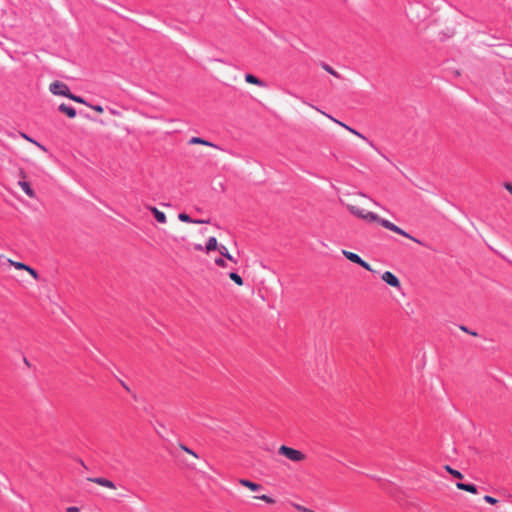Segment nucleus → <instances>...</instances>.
<instances>
[{
    "label": "nucleus",
    "mask_w": 512,
    "mask_h": 512,
    "mask_svg": "<svg viewBox=\"0 0 512 512\" xmlns=\"http://www.w3.org/2000/svg\"><path fill=\"white\" fill-rule=\"evenodd\" d=\"M215 264L219 267H226V265H227L225 260L222 257L216 258Z\"/></svg>",
    "instance_id": "nucleus-32"
},
{
    "label": "nucleus",
    "mask_w": 512,
    "mask_h": 512,
    "mask_svg": "<svg viewBox=\"0 0 512 512\" xmlns=\"http://www.w3.org/2000/svg\"><path fill=\"white\" fill-rule=\"evenodd\" d=\"M358 265L361 266L362 268L368 270V271H372V268H371L370 264L367 263L366 261H364L362 258H361L360 263H358Z\"/></svg>",
    "instance_id": "nucleus-31"
},
{
    "label": "nucleus",
    "mask_w": 512,
    "mask_h": 512,
    "mask_svg": "<svg viewBox=\"0 0 512 512\" xmlns=\"http://www.w3.org/2000/svg\"><path fill=\"white\" fill-rule=\"evenodd\" d=\"M58 110L65 114L68 118H75L77 115L76 109L72 106H69L65 103H62L58 106Z\"/></svg>",
    "instance_id": "nucleus-6"
},
{
    "label": "nucleus",
    "mask_w": 512,
    "mask_h": 512,
    "mask_svg": "<svg viewBox=\"0 0 512 512\" xmlns=\"http://www.w3.org/2000/svg\"><path fill=\"white\" fill-rule=\"evenodd\" d=\"M178 218L180 221L186 222V223H208L209 222V221H204V220H194L187 213H184V212L179 213Z\"/></svg>",
    "instance_id": "nucleus-12"
},
{
    "label": "nucleus",
    "mask_w": 512,
    "mask_h": 512,
    "mask_svg": "<svg viewBox=\"0 0 512 512\" xmlns=\"http://www.w3.org/2000/svg\"><path fill=\"white\" fill-rule=\"evenodd\" d=\"M229 278L235 283L237 284L238 286H242L244 281L242 279V277L236 273V272H230L229 273Z\"/></svg>",
    "instance_id": "nucleus-20"
},
{
    "label": "nucleus",
    "mask_w": 512,
    "mask_h": 512,
    "mask_svg": "<svg viewBox=\"0 0 512 512\" xmlns=\"http://www.w3.org/2000/svg\"><path fill=\"white\" fill-rule=\"evenodd\" d=\"M362 219L367 220L368 222H377L380 224L381 221H384L385 219L380 218L377 214L374 212H367L364 213L362 216Z\"/></svg>",
    "instance_id": "nucleus-10"
},
{
    "label": "nucleus",
    "mask_w": 512,
    "mask_h": 512,
    "mask_svg": "<svg viewBox=\"0 0 512 512\" xmlns=\"http://www.w3.org/2000/svg\"><path fill=\"white\" fill-rule=\"evenodd\" d=\"M147 209L152 212L157 222L166 223V215L162 211L154 206H147Z\"/></svg>",
    "instance_id": "nucleus-9"
},
{
    "label": "nucleus",
    "mask_w": 512,
    "mask_h": 512,
    "mask_svg": "<svg viewBox=\"0 0 512 512\" xmlns=\"http://www.w3.org/2000/svg\"><path fill=\"white\" fill-rule=\"evenodd\" d=\"M456 487L459 490L467 491L472 494H476L478 492L477 486L475 484H471V483L467 484V483H463V482H457Z\"/></svg>",
    "instance_id": "nucleus-8"
},
{
    "label": "nucleus",
    "mask_w": 512,
    "mask_h": 512,
    "mask_svg": "<svg viewBox=\"0 0 512 512\" xmlns=\"http://www.w3.org/2000/svg\"><path fill=\"white\" fill-rule=\"evenodd\" d=\"M219 253L222 255L223 258L232 261L234 263H237V260L228 252L227 248L223 245H221L218 248Z\"/></svg>",
    "instance_id": "nucleus-17"
},
{
    "label": "nucleus",
    "mask_w": 512,
    "mask_h": 512,
    "mask_svg": "<svg viewBox=\"0 0 512 512\" xmlns=\"http://www.w3.org/2000/svg\"><path fill=\"white\" fill-rule=\"evenodd\" d=\"M195 249L201 251L203 250V247L202 245H195Z\"/></svg>",
    "instance_id": "nucleus-41"
},
{
    "label": "nucleus",
    "mask_w": 512,
    "mask_h": 512,
    "mask_svg": "<svg viewBox=\"0 0 512 512\" xmlns=\"http://www.w3.org/2000/svg\"><path fill=\"white\" fill-rule=\"evenodd\" d=\"M20 185V187L23 189V191L31 198L35 197V192L34 190L31 188V185L29 182L27 181H19L18 183Z\"/></svg>",
    "instance_id": "nucleus-11"
},
{
    "label": "nucleus",
    "mask_w": 512,
    "mask_h": 512,
    "mask_svg": "<svg viewBox=\"0 0 512 512\" xmlns=\"http://www.w3.org/2000/svg\"><path fill=\"white\" fill-rule=\"evenodd\" d=\"M180 448L185 451L186 453L194 456L195 458H198V455L189 447L185 446L184 444H180Z\"/></svg>",
    "instance_id": "nucleus-24"
},
{
    "label": "nucleus",
    "mask_w": 512,
    "mask_h": 512,
    "mask_svg": "<svg viewBox=\"0 0 512 512\" xmlns=\"http://www.w3.org/2000/svg\"><path fill=\"white\" fill-rule=\"evenodd\" d=\"M220 246H218V242H217V239L215 237H210L208 240H207V243H206V251L207 252H210V251H213V250H218Z\"/></svg>",
    "instance_id": "nucleus-16"
},
{
    "label": "nucleus",
    "mask_w": 512,
    "mask_h": 512,
    "mask_svg": "<svg viewBox=\"0 0 512 512\" xmlns=\"http://www.w3.org/2000/svg\"><path fill=\"white\" fill-rule=\"evenodd\" d=\"M278 453L293 462H301L306 459V455L302 451L286 445H281L278 449Z\"/></svg>",
    "instance_id": "nucleus-1"
},
{
    "label": "nucleus",
    "mask_w": 512,
    "mask_h": 512,
    "mask_svg": "<svg viewBox=\"0 0 512 512\" xmlns=\"http://www.w3.org/2000/svg\"><path fill=\"white\" fill-rule=\"evenodd\" d=\"M68 99L75 101L77 103L88 105V103L85 101V99L81 96L75 95L72 92L68 95Z\"/></svg>",
    "instance_id": "nucleus-21"
},
{
    "label": "nucleus",
    "mask_w": 512,
    "mask_h": 512,
    "mask_svg": "<svg viewBox=\"0 0 512 512\" xmlns=\"http://www.w3.org/2000/svg\"><path fill=\"white\" fill-rule=\"evenodd\" d=\"M25 271L29 272V274H30L34 279L38 280V278H39V274H38V272H37L34 268H32V267H30V266L28 265V269H25Z\"/></svg>",
    "instance_id": "nucleus-25"
},
{
    "label": "nucleus",
    "mask_w": 512,
    "mask_h": 512,
    "mask_svg": "<svg viewBox=\"0 0 512 512\" xmlns=\"http://www.w3.org/2000/svg\"><path fill=\"white\" fill-rule=\"evenodd\" d=\"M444 469H445V470H446V471H447V472H448L452 477H454V478H456V479H460V480H461V479H463V477H464V476H463V474H462L460 471H458V470H456V469L452 468L450 465H445V466H444Z\"/></svg>",
    "instance_id": "nucleus-18"
},
{
    "label": "nucleus",
    "mask_w": 512,
    "mask_h": 512,
    "mask_svg": "<svg viewBox=\"0 0 512 512\" xmlns=\"http://www.w3.org/2000/svg\"><path fill=\"white\" fill-rule=\"evenodd\" d=\"M87 106L91 107L93 110H95L98 113H102L104 111L103 107L101 105H91L88 104Z\"/></svg>",
    "instance_id": "nucleus-35"
},
{
    "label": "nucleus",
    "mask_w": 512,
    "mask_h": 512,
    "mask_svg": "<svg viewBox=\"0 0 512 512\" xmlns=\"http://www.w3.org/2000/svg\"><path fill=\"white\" fill-rule=\"evenodd\" d=\"M382 280L391 287L400 288L401 283L397 276L392 272L386 271L381 276Z\"/></svg>",
    "instance_id": "nucleus-4"
},
{
    "label": "nucleus",
    "mask_w": 512,
    "mask_h": 512,
    "mask_svg": "<svg viewBox=\"0 0 512 512\" xmlns=\"http://www.w3.org/2000/svg\"><path fill=\"white\" fill-rule=\"evenodd\" d=\"M450 72H451V74H452L454 77H458V76H460V74H461V73H460V71H459V70H456V69L451 70Z\"/></svg>",
    "instance_id": "nucleus-38"
},
{
    "label": "nucleus",
    "mask_w": 512,
    "mask_h": 512,
    "mask_svg": "<svg viewBox=\"0 0 512 512\" xmlns=\"http://www.w3.org/2000/svg\"><path fill=\"white\" fill-rule=\"evenodd\" d=\"M9 262L11 263V265H13L17 270H25V269H28V265L25 264V263H22V262H16V261H12V260H9Z\"/></svg>",
    "instance_id": "nucleus-22"
},
{
    "label": "nucleus",
    "mask_w": 512,
    "mask_h": 512,
    "mask_svg": "<svg viewBox=\"0 0 512 512\" xmlns=\"http://www.w3.org/2000/svg\"><path fill=\"white\" fill-rule=\"evenodd\" d=\"M308 512H315V511H313V510L309 509V511H308Z\"/></svg>",
    "instance_id": "nucleus-42"
},
{
    "label": "nucleus",
    "mask_w": 512,
    "mask_h": 512,
    "mask_svg": "<svg viewBox=\"0 0 512 512\" xmlns=\"http://www.w3.org/2000/svg\"><path fill=\"white\" fill-rule=\"evenodd\" d=\"M324 68L325 71H327L328 73L338 77V74L333 70L332 66H322Z\"/></svg>",
    "instance_id": "nucleus-36"
},
{
    "label": "nucleus",
    "mask_w": 512,
    "mask_h": 512,
    "mask_svg": "<svg viewBox=\"0 0 512 512\" xmlns=\"http://www.w3.org/2000/svg\"><path fill=\"white\" fill-rule=\"evenodd\" d=\"M292 506L299 512H308L309 511V508H306L300 504H297V503H292Z\"/></svg>",
    "instance_id": "nucleus-28"
},
{
    "label": "nucleus",
    "mask_w": 512,
    "mask_h": 512,
    "mask_svg": "<svg viewBox=\"0 0 512 512\" xmlns=\"http://www.w3.org/2000/svg\"><path fill=\"white\" fill-rule=\"evenodd\" d=\"M347 209L352 215L362 219V216L364 214V211L362 209L354 205H347Z\"/></svg>",
    "instance_id": "nucleus-19"
},
{
    "label": "nucleus",
    "mask_w": 512,
    "mask_h": 512,
    "mask_svg": "<svg viewBox=\"0 0 512 512\" xmlns=\"http://www.w3.org/2000/svg\"><path fill=\"white\" fill-rule=\"evenodd\" d=\"M292 506L299 512H308L309 511V508H306L300 504H297V503H292Z\"/></svg>",
    "instance_id": "nucleus-29"
},
{
    "label": "nucleus",
    "mask_w": 512,
    "mask_h": 512,
    "mask_svg": "<svg viewBox=\"0 0 512 512\" xmlns=\"http://www.w3.org/2000/svg\"><path fill=\"white\" fill-rule=\"evenodd\" d=\"M343 255L351 262L355 263V264H358L360 263L361 261V257L356 254V253H353V252H350V251H347V250H343Z\"/></svg>",
    "instance_id": "nucleus-15"
},
{
    "label": "nucleus",
    "mask_w": 512,
    "mask_h": 512,
    "mask_svg": "<svg viewBox=\"0 0 512 512\" xmlns=\"http://www.w3.org/2000/svg\"><path fill=\"white\" fill-rule=\"evenodd\" d=\"M20 177L25 179L27 177L26 172L23 169H20Z\"/></svg>",
    "instance_id": "nucleus-39"
},
{
    "label": "nucleus",
    "mask_w": 512,
    "mask_h": 512,
    "mask_svg": "<svg viewBox=\"0 0 512 512\" xmlns=\"http://www.w3.org/2000/svg\"><path fill=\"white\" fill-rule=\"evenodd\" d=\"M255 498L259 499V500H262V501L266 502L267 504H274L275 503V500L272 497H270V496H268L266 494H263L261 496H256Z\"/></svg>",
    "instance_id": "nucleus-23"
},
{
    "label": "nucleus",
    "mask_w": 512,
    "mask_h": 512,
    "mask_svg": "<svg viewBox=\"0 0 512 512\" xmlns=\"http://www.w3.org/2000/svg\"><path fill=\"white\" fill-rule=\"evenodd\" d=\"M189 143L190 144H200V145L211 146V147L217 148V146L215 144H213L201 137H192L189 140Z\"/></svg>",
    "instance_id": "nucleus-14"
},
{
    "label": "nucleus",
    "mask_w": 512,
    "mask_h": 512,
    "mask_svg": "<svg viewBox=\"0 0 512 512\" xmlns=\"http://www.w3.org/2000/svg\"><path fill=\"white\" fill-rule=\"evenodd\" d=\"M121 384L125 390L130 391V388L123 381H121Z\"/></svg>",
    "instance_id": "nucleus-40"
},
{
    "label": "nucleus",
    "mask_w": 512,
    "mask_h": 512,
    "mask_svg": "<svg viewBox=\"0 0 512 512\" xmlns=\"http://www.w3.org/2000/svg\"><path fill=\"white\" fill-rule=\"evenodd\" d=\"M341 125H342V126H344L346 129H348V130H349L350 132H352L353 134H355V135H357V136H359V137H361V138H363V139H365V140H366V138H365L361 133L357 132L356 130H354V129H352V128L348 127V126H346V125H345V124H343V123H341Z\"/></svg>",
    "instance_id": "nucleus-34"
},
{
    "label": "nucleus",
    "mask_w": 512,
    "mask_h": 512,
    "mask_svg": "<svg viewBox=\"0 0 512 512\" xmlns=\"http://www.w3.org/2000/svg\"><path fill=\"white\" fill-rule=\"evenodd\" d=\"M239 484H241L242 486L250 489L251 491H259V490L262 489V485L261 484L253 482V481H251L249 479L241 478V479H239Z\"/></svg>",
    "instance_id": "nucleus-7"
},
{
    "label": "nucleus",
    "mask_w": 512,
    "mask_h": 512,
    "mask_svg": "<svg viewBox=\"0 0 512 512\" xmlns=\"http://www.w3.org/2000/svg\"><path fill=\"white\" fill-rule=\"evenodd\" d=\"M88 481L96 483V484H98L100 486H103V487L110 488V489H115L116 488V485L114 484L113 481H111V480H109L107 478H104V477L88 478Z\"/></svg>",
    "instance_id": "nucleus-5"
},
{
    "label": "nucleus",
    "mask_w": 512,
    "mask_h": 512,
    "mask_svg": "<svg viewBox=\"0 0 512 512\" xmlns=\"http://www.w3.org/2000/svg\"><path fill=\"white\" fill-rule=\"evenodd\" d=\"M245 80L250 84H255L258 86H265V83L261 79H259L258 77H256L253 74H250V73H247L245 75Z\"/></svg>",
    "instance_id": "nucleus-13"
},
{
    "label": "nucleus",
    "mask_w": 512,
    "mask_h": 512,
    "mask_svg": "<svg viewBox=\"0 0 512 512\" xmlns=\"http://www.w3.org/2000/svg\"><path fill=\"white\" fill-rule=\"evenodd\" d=\"M484 501L491 505H495L496 503H498V500L490 495H485Z\"/></svg>",
    "instance_id": "nucleus-26"
},
{
    "label": "nucleus",
    "mask_w": 512,
    "mask_h": 512,
    "mask_svg": "<svg viewBox=\"0 0 512 512\" xmlns=\"http://www.w3.org/2000/svg\"><path fill=\"white\" fill-rule=\"evenodd\" d=\"M460 329H461L462 331H464L465 333H468V334H470V335H472V336H478L477 332L470 330L468 327H466V326H464V325H461V326H460Z\"/></svg>",
    "instance_id": "nucleus-30"
},
{
    "label": "nucleus",
    "mask_w": 512,
    "mask_h": 512,
    "mask_svg": "<svg viewBox=\"0 0 512 512\" xmlns=\"http://www.w3.org/2000/svg\"><path fill=\"white\" fill-rule=\"evenodd\" d=\"M380 225L383 226L384 228L390 230V231H393L403 237H406L418 244H421V241L418 240L417 238L413 237L412 235H410L409 233H407L406 231H404L402 228L398 227L397 225H395L394 223L390 222L389 220H384V221H381L380 222Z\"/></svg>",
    "instance_id": "nucleus-2"
},
{
    "label": "nucleus",
    "mask_w": 512,
    "mask_h": 512,
    "mask_svg": "<svg viewBox=\"0 0 512 512\" xmlns=\"http://www.w3.org/2000/svg\"><path fill=\"white\" fill-rule=\"evenodd\" d=\"M25 139H27L28 141L34 143L35 145H37L39 148H41L42 150H46V148L41 145L40 143L36 142L35 140L31 139L29 136H27L26 134L22 133L21 134Z\"/></svg>",
    "instance_id": "nucleus-27"
},
{
    "label": "nucleus",
    "mask_w": 512,
    "mask_h": 512,
    "mask_svg": "<svg viewBox=\"0 0 512 512\" xmlns=\"http://www.w3.org/2000/svg\"><path fill=\"white\" fill-rule=\"evenodd\" d=\"M341 125H342V126H344L346 129H348V130H349L350 132H352L353 134H355V135H357V136H359V137H361V138H363V139H365V140H366V138H365L361 133L357 132L356 130H354V129H352V128L348 127V126H346V125H345V124H343V123H341Z\"/></svg>",
    "instance_id": "nucleus-33"
},
{
    "label": "nucleus",
    "mask_w": 512,
    "mask_h": 512,
    "mask_svg": "<svg viewBox=\"0 0 512 512\" xmlns=\"http://www.w3.org/2000/svg\"><path fill=\"white\" fill-rule=\"evenodd\" d=\"M49 90L54 95L64 96L67 98L71 92L69 87L65 83L58 81V80L54 81L50 84Z\"/></svg>",
    "instance_id": "nucleus-3"
},
{
    "label": "nucleus",
    "mask_w": 512,
    "mask_h": 512,
    "mask_svg": "<svg viewBox=\"0 0 512 512\" xmlns=\"http://www.w3.org/2000/svg\"><path fill=\"white\" fill-rule=\"evenodd\" d=\"M66 512H79V508L76 506H70L66 509Z\"/></svg>",
    "instance_id": "nucleus-37"
}]
</instances>
